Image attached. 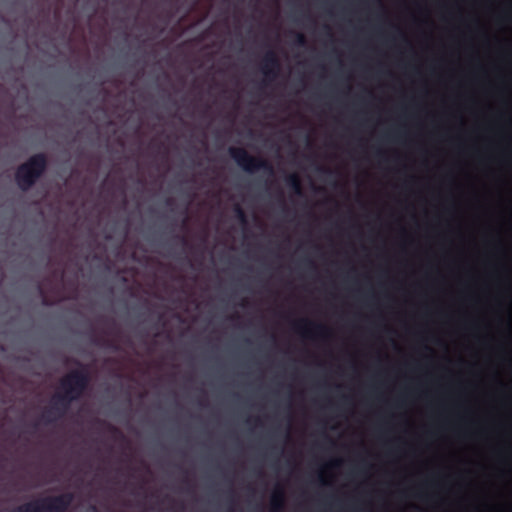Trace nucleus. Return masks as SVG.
<instances>
[{
	"label": "nucleus",
	"instance_id": "nucleus-1",
	"mask_svg": "<svg viewBox=\"0 0 512 512\" xmlns=\"http://www.w3.org/2000/svg\"><path fill=\"white\" fill-rule=\"evenodd\" d=\"M80 369L72 370L59 381L60 391L52 398V405L42 414L46 423H52L64 416L72 402L78 400L90 384V376L84 365L76 362Z\"/></svg>",
	"mask_w": 512,
	"mask_h": 512
},
{
	"label": "nucleus",
	"instance_id": "nucleus-2",
	"mask_svg": "<svg viewBox=\"0 0 512 512\" xmlns=\"http://www.w3.org/2000/svg\"><path fill=\"white\" fill-rule=\"evenodd\" d=\"M48 167L45 153H36L21 163L15 171V182L22 191L30 190L44 175Z\"/></svg>",
	"mask_w": 512,
	"mask_h": 512
},
{
	"label": "nucleus",
	"instance_id": "nucleus-3",
	"mask_svg": "<svg viewBox=\"0 0 512 512\" xmlns=\"http://www.w3.org/2000/svg\"><path fill=\"white\" fill-rule=\"evenodd\" d=\"M72 501L73 494L67 492L21 504L11 512H67Z\"/></svg>",
	"mask_w": 512,
	"mask_h": 512
},
{
	"label": "nucleus",
	"instance_id": "nucleus-4",
	"mask_svg": "<svg viewBox=\"0 0 512 512\" xmlns=\"http://www.w3.org/2000/svg\"><path fill=\"white\" fill-rule=\"evenodd\" d=\"M230 157L246 172L253 173L258 170H263L269 175L274 174V169L271 163L261 157L250 155L242 147H230L228 149Z\"/></svg>",
	"mask_w": 512,
	"mask_h": 512
},
{
	"label": "nucleus",
	"instance_id": "nucleus-5",
	"mask_svg": "<svg viewBox=\"0 0 512 512\" xmlns=\"http://www.w3.org/2000/svg\"><path fill=\"white\" fill-rule=\"evenodd\" d=\"M293 328L296 332L304 337H321L327 338L330 336V329L320 323L312 322L308 319H301L293 323Z\"/></svg>",
	"mask_w": 512,
	"mask_h": 512
},
{
	"label": "nucleus",
	"instance_id": "nucleus-6",
	"mask_svg": "<svg viewBox=\"0 0 512 512\" xmlns=\"http://www.w3.org/2000/svg\"><path fill=\"white\" fill-rule=\"evenodd\" d=\"M261 72L265 76V84L275 80L280 72V60L276 52L272 49L268 50L261 63Z\"/></svg>",
	"mask_w": 512,
	"mask_h": 512
},
{
	"label": "nucleus",
	"instance_id": "nucleus-7",
	"mask_svg": "<svg viewBox=\"0 0 512 512\" xmlns=\"http://www.w3.org/2000/svg\"><path fill=\"white\" fill-rule=\"evenodd\" d=\"M285 506V492L282 487H277L271 495L270 512H282Z\"/></svg>",
	"mask_w": 512,
	"mask_h": 512
},
{
	"label": "nucleus",
	"instance_id": "nucleus-8",
	"mask_svg": "<svg viewBox=\"0 0 512 512\" xmlns=\"http://www.w3.org/2000/svg\"><path fill=\"white\" fill-rule=\"evenodd\" d=\"M286 185L290 188V190L298 196L303 195L302 184L300 177L296 173H292L286 176L285 178Z\"/></svg>",
	"mask_w": 512,
	"mask_h": 512
},
{
	"label": "nucleus",
	"instance_id": "nucleus-9",
	"mask_svg": "<svg viewBox=\"0 0 512 512\" xmlns=\"http://www.w3.org/2000/svg\"><path fill=\"white\" fill-rule=\"evenodd\" d=\"M234 212H235V216L238 219V221L244 226L247 225V223H248L247 215L240 205H238V204L235 205Z\"/></svg>",
	"mask_w": 512,
	"mask_h": 512
},
{
	"label": "nucleus",
	"instance_id": "nucleus-10",
	"mask_svg": "<svg viewBox=\"0 0 512 512\" xmlns=\"http://www.w3.org/2000/svg\"><path fill=\"white\" fill-rule=\"evenodd\" d=\"M294 43L298 46H305L307 43L305 35L302 33H295Z\"/></svg>",
	"mask_w": 512,
	"mask_h": 512
},
{
	"label": "nucleus",
	"instance_id": "nucleus-11",
	"mask_svg": "<svg viewBox=\"0 0 512 512\" xmlns=\"http://www.w3.org/2000/svg\"><path fill=\"white\" fill-rule=\"evenodd\" d=\"M175 238L178 239L183 246L188 245V239L185 236L176 235Z\"/></svg>",
	"mask_w": 512,
	"mask_h": 512
},
{
	"label": "nucleus",
	"instance_id": "nucleus-12",
	"mask_svg": "<svg viewBox=\"0 0 512 512\" xmlns=\"http://www.w3.org/2000/svg\"><path fill=\"white\" fill-rule=\"evenodd\" d=\"M306 264H307L309 267H311V268H314V267H315V266H314V263H313L310 259H307V260H306Z\"/></svg>",
	"mask_w": 512,
	"mask_h": 512
},
{
	"label": "nucleus",
	"instance_id": "nucleus-13",
	"mask_svg": "<svg viewBox=\"0 0 512 512\" xmlns=\"http://www.w3.org/2000/svg\"><path fill=\"white\" fill-rule=\"evenodd\" d=\"M172 203H173L172 199L169 198V199L166 200V204L167 205H172Z\"/></svg>",
	"mask_w": 512,
	"mask_h": 512
},
{
	"label": "nucleus",
	"instance_id": "nucleus-14",
	"mask_svg": "<svg viewBox=\"0 0 512 512\" xmlns=\"http://www.w3.org/2000/svg\"><path fill=\"white\" fill-rule=\"evenodd\" d=\"M279 197H280L281 203L284 204V202H283V193L282 192H280Z\"/></svg>",
	"mask_w": 512,
	"mask_h": 512
},
{
	"label": "nucleus",
	"instance_id": "nucleus-15",
	"mask_svg": "<svg viewBox=\"0 0 512 512\" xmlns=\"http://www.w3.org/2000/svg\"><path fill=\"white\" fill-rule=\"evenodd\" d=\"M247 302L244 300L242 303H241V306H246Z\"/></svg>",
	"mask_w": 512,
	"mask_h": 512
},
{
	"label": "nucleus",
	"instance_id": "nucleus-16",
	"mask_svg": "<svg viewBox=\"0 0 512 512\" xmlns=\"http://www.w3.org/2000/svg\"><path fill=\"white\" fill-rule=\"evenodd\" d=\"M94 342H95L96 344H99V343H100L99 339H95V340H94Z\"/></svg>",
	"mask_w": 512,
	"mask_h": 512
},
{
	"label": "nucleus",
	"instance_id": "nucleus-17",
	"mask_svg": "<svg viewBox=\"0 0 512 512\" xmlns=\"http://www.w3.org/2000/svg\"><path fill=\"white\" fill-rule=\"evenodd\" d=\"M338 464H339V461L333 462V465H338Z\"/></svg>",
	"mask_w": 512,
	"mask_h": 512
},
{
	"label": "nucleus",
	"instance_id": "nucleus-18",
	"mask_svg": "<svg viewBox=\"0 0 512 512\" xmlns=\"http://www.w3.org/2000/svg\"><path fill=\"white\" fill-rule=\"evenodd\" d=\"M327 33H330V28L326 27Z\"/></svg>",
	"mask_w": 512,
	"mask_h": 512
},
{
	"label": "nucleus",
	"instance_id": "nucleus-19",
	"mask_svg": "<svg viewBox=\"0 0 512 512\" xmlns=\"http://www.w3.org/2000/svg\"><path fill=\"white\" fill-rule=\"evenodd\" d=\"M186 222H187V216H185V218H184V224H186Z\"/></svg>",
	"mask_w": 512,
	"mask_h": 512
},
{
	"label": "nucleus",
	"instance_id": "nucleus-20",
	"mask_svg": "<svg viewBox=\"0 0 512 512\" xmlns=\"http://www.w3.org/2000/svg\"><path fill=\"white\" fill-rule=\"evenodd\" d=\"M319 479H320V481H321L322 483H324V480H323V478H322L321 476L319 477Z\"/></svg>",
	"mask_w": 512,
	"mask_h": 512
}]
</instances>
